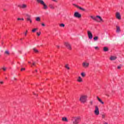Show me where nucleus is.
<instances>
[{"label":"nucleus","mask_w":124,"mask_h":124,"mask_svg":"<svg viewBox=\"0 0 124 124\" xmlns=\"http://www.w3.org/2000/svg\"><path fill=\"white\" fill-rule=\"evenodd\" d=\"M94 49H95L96 50H97V49H98V46H95Z\"/></svg>","instance_id":"40"},{"label":"nucleus","mask_w":124,"mask_h":124,"mask_svg":"<svg viewBox=\"0 0 124 124\" xmlns=\"http://www.w3.org/2000/svg\"><path fill=\"white\" fill-rule=\"evenodd\" d=\"M64 45L65 46H66L67 48L68 49H69V50H71V45H70V44H69V43H67V42H65L64 43Z\"/></svg>","instance_id":"9"},{"label":"nucleus","mask_w":124,"mask_h":124,"mask_svg":"<svg viewBox=\"0 0 124 124\" xmlns=\"http://www.w3.org/2000/svg\"><path fill=\"white\" fill-rule=\"evenodd\" d=\"M93 40H94L95 41H97V40H98V36H95V37L93 38Z\"/></svg>","instance_id":"25"},{"label":"nucleus","mask_w":124,"mask_h":124,"mask_svg":"<svg viewBox=\"0 0 124 124\" xmlns=\"http://www.w3.org/2000/svg\"><path fill=\"white\" fill-rule=\"evenodd\" d=\"M79 121H80V117H74L72 118L73 124H79Z\"/></svg>","instance_id":"3"},{"label":"nucleus","mask_w":124,"mask_h":124,"mask_svg":"<svg viewBox=\"0 0 124 124\" xmlns=\"http://www.w3.org/2000/svg\"><path fill=\"white\" fill-rule=\"evenodd\" d=\"M19 7H20L21 8H27V7H28V6L25 4H22L21 6H18Z\"/></svg>","instance_id":"14"},{"label":"nucleus","mask_w":124,"mask_h":124,"mask_svg":"<svg viewBox=\"0 0 124 124\" xmlns=\"http://www.w3.org/2000/svg\"><path fill=\"white\" fill-rule=\"evenodd\" d=\"M21 21H24V18H21Z\"/></svg>","instance_id":"47"},{"label":"nucleus","mask_w":124,"mask_h":124,"mask_svg":"<svg viewBox=\"0 0 124 124\" xmlns=\"http://www.w3.org/2000/svg\"><path fill=\"white\" fill-rule=\"evenodd\" d=\"M104 52H108V51H109V48H108V47H104Z\"/></svg>","instance_id":"19"},{"label":"nucleus","mask_w":124,"mask_h":124,"mask_svg":"<svg viewBox=\"0 0 124 124\" xmlns=\"http://www.w3.org/2000/svg\"><path fill=\"white\" fill-rule=\"evenodd\" d=\"M74 17L76 18H81L82 16L78 12H75L74 15Z\"/></svg>","instance_id":"7"},{"label":"nucleus","mask_w":124,"mask_h":124,"mask_svg":"<svg viewBox=\"0 0 124 124\" xmlns=\"http://www.w3.org/2000/svg\"><path fill=\"white\" fill-rule=\"evenodd\" d=\"M87 34L88 35V38L89 39H93V33L90 31H87Z\"/></svg>","instance_id":"8"},{"label":"nucleus","mask_w":124,"mask_h":124,"mask_svg":"<svg viewBox=\"0 0 124 124\" xmlns=\"http://www.w3.org/2000/svg\"><path fill=\"white\" fill-rule=\"evenodd\" d=\"M121 66H118V67H117V68H118V69H121Z\"/></svg>","instance_id":"36"},{"label":"nucleus","mask_w":124,"mask_h":124,"mask_svg":"<svg viewBox=\"0 0 124 124\" xmlns=\"http://www.w3.org/2000/svg\"><path fill=\"white\" fill-rule=\"evenodd\" d=\"M91 18H92V19H93L94 21H95V20H96V19L95 18V17L91 16Z\"/></svg>","instance_id":"28"},{"label":"nucleus","mask_w":124,"mask_h":124,"mask_svg":"<svg viewBox=\"0 0 124 124\" xmlns=\"http://www.w3.org/2000/svg\"><path fill=\"white\" fill-rule=\"evenodd\" d=\"M21 18H17V21H21Z\"/></svg>","instance_id":"39"},{"label":"nucleus","mask_w":124,"mask_h":124,"mask_svg":"<svg viewBox=\"0 0 124 124\" xmlns=\"http://www.w3.org/2000/svg\"><path fill=\"white\" fill-rule=\"evenodd\" d=\"M57 48H60V46H57Z\"/></svg>","instance_id":"46"},{"label":"nucleus","mask_w":124,"mask_h":124,"mask_svg":"<svg viewBox=\"0 0 124 124\" xmlns=\"http://www.w3.org/2000/svg\"><path fill=\"white\" fill-rule=\"evenodd\" d=\"M82 66L84 68H88L90 66V63L88 62L87 61H84L82 63Z\"/></svg>","instance_id":"5"},{"label":"nucleus","mask_w":124,"mask_h":124,"mask_svg":"<svg viewBox=\"0 0 124 124\" xmlns=\"http://www.w3.org/2000/svg\"><path fill=\"white\" fill-rule=\"evenodd\" d=\"M35 71H36V72H37V70H36Z\"/></svg>","instance_id":"51"},{"label":"nucleus","mask_w":124,"mask_h":124,"mask_svg":"<svg viewBox=\"0 0 124 124\" xmlns=\"http://www.w3.org/2000/svg\"><path fill=\"white\" fill-rule=\"evenodd\" d=\"M81 76H82V77L84 78L85 77V76H86V73L82 72L80 74Z\"/></svg>","instance_id":"22"},{"label":"nucleus","mask_w":124,"mask_h":124,"mask_svg":"<svg viewBox=\"0 0 124 124\" xmlns=\"http://www.w3.org/2000/svg\"><path fill=\"white\" fill-rule=\"evenodd\" d=\"M29 62V63H31V62Z\"/></svg>","instance_id":"50"},{"label":"nucleus","mask_w":124,"mask_h":124,"mask_svg":"<svg viewBox=\"0 0 124 124\" xmlns=\"http://www.w3.org/2000/svg\"><path fill=\"white\" fill-rule=\"evenodd\" d=\"M77 81L79 83H82V82H83V79L82 78H81V77H78Z\"/></svg>","instance_id":"13"},{"label":"nucleus","mask_w":124,"mask_h":124,"mask_svg":"<svg viewBox=\"0 0 124 124\" xmlns=\"http://www.w3.org/2000/svg\"><path fill=\"white\" fill-rule=\"evenodd\" d=\"M7 69V68L6 67H3L2 68V69H3V71H6Z\"/></svg>","instance_id":"29"},{"label":"nucleus","mask_w":124,"mask_h":124,"mask_svg":"<svg viewBox=\"0 0 124 124\" xmlns=\"http://www.w3.org/2000/svg\"><path fill=\"white\" fill-rule=\"evenodd\" d=\"M61 27H62L63 28H64V24H61L60 25Z\"/></svg>","instance_id":"32"},{"label":"nucleus","mask_w":124,"mask_h":124,"mask_svg":"<svg viewBox=\"0 0 124 124\" xmlns=\"http://www.w3.org/2000/svg\"><path fill=\"white\" fill-rule=\"evenodd\" d=\"M37 0V2H38V3H40V4L42 5V8L44 10H47V9H48V5L46 4L45 2H44L43 0Z\"/></svg>","instance_id":"1"},{"label":"nucleus","mask_w":124,"mask_h":124,"mask_svg":"<svg viewBox=\"0 0 124 124\" xmlns=\"http://www.w3.org/2000/svg\"><path fill=\"white\" fill-rule=\"evenodd\" d=\"M94 113L96 116H98V115H99V108H98V107L97 106H95Z\"/></svg>","instance_id":"6"},{"label":"nucleus","mask_w":124,"mask_h":124,"mask_svg":"<svg viewBox=\"0 0 124 124\" xmlns=\"http://www.w3.org/2000/svg\"><path fill=\"white\" fill-rule=\"evenodd\" d=\"M34 52H35V53H38V50L36 49V48H33V49Z\"/></svg>","instance_id":"27"},{"label":"nucleus","mask_w":124,"mask_h":124,"mask_svg":"<svg viewBox=\"0 0 124 124\" xmlns=\"http://www.w3.org/2000/svg\"><path fill=\"white\" fill-rule=\"evenodd\" d=\"M52 1H54V2H58V0H52Z\"/></svg>","instance_id":"38"},{"label":"nucleus","mask_w":124,"mask_h":124,"mask_svg":"<svg viewBox=\"0 0 124 124\" xmlns=\"http://www.w3.org/2000/svg\"><path fill=\"white\" fill-rule=\"evenodd\" d=\"M73 5H74V6H76V7H77V6H79L76 5V4H73Z\"/></svg>","instance_id":"42"},{"label":"nucleus","mask_w":124,"mask_h":124,"mask_svg":"<svg viewBox=\"0 0 124 124\" xmlns=\"http://www.w3.org/2000/svg\"><path fill=\"white\" fill-rule=\"evenodd\" d=\"M37 30H38V28H34L33 30H32V32H35V31H37Z\"/></svg>","instance_id":"24"},{"label":"nucleus","mask_w":124,"mask_h":124,"mask_svg":"<svg viewBox=\"0 0 124 124\" xmlns=\"http://www.w3.org/2000/svg\"><path fill=\"white\" fill-rule=\"evenodd\" d=\"M105 124H107V123H105Z\"/></svg>","instance_id":"49"},{"label":"nucleus","mask_w":124,"mask_h":124,"mask_svg":"<svg viewBox=\"0 0 124 124\" xmlns=\"http://www.w3.org/2000/svg\"><path fill=\"white\" fill-rule=\"evenodd\" d=\"M5 54H6V55H7L8 56H9V55H10V53H9V51H8V50H6L5 51Z\"/></svg>","instance_id":"21"},{"label":"nucleus","mask_w":124,"mask_h":124,"mask_svg":"<svg viewBox=\"0 0 124 124\" xmlns=\"http://www.w3.org/2000/svg\"><path fill=\"white\" fill-rule=\"evenodd\" d=\"M97 98L98 101L100 102V103H101L102 104H104V102H103V101H102V100L99 97H97Z\"/></svg>","instance_id":"18"},{"label":"nucleus","mask_w":124,"mask_h":124,"mask_svg":"<svg viewBox=\"0 0 124 124\" xmlns=\"http://www.w3.org/2000/svg\"><path fill=\"white\" fill-rule=\"evenodd\" d=\"M102 118L103 119H105V115L103 114V115H102Z\"/></svg>","instance_id":"34"},{"label":"nucleus","mask_w":124,"mask_h":124,"mask_svg":"<svg viewBox=\"0 0 124 124\" xmlns=\"http://www.w3.org/2000/svg\"><path fill=\"white\" fill-rule=\"evenodd\" d=\"M29 22H30L31 23H32V21L31 20V21H29Z\"/></svg>","instance_id":"45"},{"label":"nucleus","mask_w":124,"mask_h":124,"mask_svg":"<svg viewBox=\"0 0 124 124\" xmlns=\"http://www.w3.org/2000/svg\"><path fill=\"white\" fill-rule=\"evenodd\" d=\"M116 18L118 19V20H121L122 19V17L121 16V14L119 12H117L116 13Z\"/></svg>","instance_id":"10"},{"label":"nucleus","mask_w":124,"mask_h":124,"mask_svg":"<svg viewBox=\"0 0 124 124\" xmlns=\"http://www.w3.org/2000/svg\"><path fill=\"white\" fill-rule=\"evenodd\" d=\"M116 32L117 33H120L121 32V28L120 26H116Z\"/></svg>","instance_id":"12"},{"label":"nucleus","mask_w":124,"mask_h":124,"mask_svg":"<svg viewBox=\"0 0 124 124\" xmlns=\"http://www.w3.org/2000/svg\"><path fill=\"white\" fill-rule=\"evenodd\" d=\"M110 61H115V60H117V57L116 56H111L110 58Z\"/></svg>","instance_id":"15"},{"label":"nucleus","mask_w":124,"mask_h":124,"mask_svg":"<svg viewBox=\"0 0 124 124\" xmlns=\"http://www.w3.org/2000/svg\"><path fill=\"white\" fill-rule=\"evenodd\" d=\"M90 105H93V101H90Z\"/></svg>","instance_id":"31"},{"label":"nucleus","mask_w":124,"mask_h":124,"mask_svg":"<svg viewBox=\"0 0 124 124\" xmlns=\"http://www.w3.org/2000/svg\"><path fill=\"white\" fill-rule=\"evenodd\" d=\"M95 19L96 20L95 21L96 22H98V23H101L104 22L103 19H102V18H101V16H96Z\"/></svg>","instance_id":"4"},{"label":"nucleus","mask_w":124,"mask_h":124,"mask_svg":"<svg viewBox=\"0 0 124 124\" xmlns=\"http://www.w3.org/2000/svg\"><path fill=\"white\" fill-rule=\"evenodd\" d=\"M49 7L50 8V9H53V10L55 9V7L52 4H50L49 5Z\"/></svg>","instance_id":"16"},{"label":"nucleus","mask_w":124,"mask_h":124,"mask_svg":"<svg viewBox=\"0 0 124 124\" xmlns=\"http://www.w3.org/2000/svg\"><path fill=\"white\" fill-rule=\"evenodd\" d=\"M26 16H27V18H26V20L27 21H31V16L30 15H29V14H26Z\"/></svg>","instance_id":"11"},{"label":"nucleus","mask_w":124,"mask_h":124,"mask_svg":"<svg viewBox=\"0 0 124 124\" xmlns=\"http://www.w3.org/2000/svg\"><path fill=\"white\" fill-rule=\"evenodd\" d=\"M87 98H88V96L82 95L79 98V101H80L81 103H86V102H87Z\"/></svg>","instance_id":"2"},{"label":"nucleus","mask_w":124,"mask_h":124,"mask_svg":"<svg viewBox=\"0 0 124 124\" xmlns=\"http://www.w3.org/2000/svg\"><path fill=\"white\" fill-rule=\"evenodd\" d=\"M3 81H0V84H1V85H3Z\"/></svg>","instance_id":"41"},{"label":"nucleus","mask_w":124,"mask_h":124,"mask_svg":"<svg viewBox=\"0 0 124 124\" xmlns=\"http://www.w3.org/2000/svg\"><path fill=\"white\" fill-rule=\"evenodd\" d=\"M4 11H6V10H5V9H4Z\"/></svg>","instance_id":"48"},{"label":"nucleus","mask_w":124,"mask_h":124,"mask_svg":"<svg viewBox=\"0 0 124 124\" xmlns=\"http://www.w3.org/2000/svg\"><path fill=\"white\" fill-rule=\"evenodd\" d=\"M65 68H66L67 69H70V68L69 67V66H68V64H66L65 65Z\"/></svg>","instance_id":"23"},{"label":"nucleus","mask_w":124,"mask_h":124,"mask_svg":"<svg viewBox=\"0 0 124 124\" xmlns=\"http://www.w3.org/2000/svg\"><path fill=\"white\" fill-rule=\"evenodd\" d=\"M42 26H43V27H44L45 26V24L42 23Z\"/></svg>","instance_id":"43"},{"label":"nucleus","mask_w":124,"mask_h":124,"mask_svg":"<svg viewBox=\"0 0 124 124\" xmlns=\"http://www.w3.org/2000/svg\"><path fill=\"white\" fill-rule=\"evenodd\" d=\"M35 63H36L35 62H33V63H32V65H35Z\"/></svg>","instance_id":"44"},{"label":"nucleus","mask_w":124,"mask_h":124,"mask_svg":"<svg viewBox=\"0 0 124 124\" xmlns=\"http://www.w3.org/2000/svg\"><path fill=\"white\" fill-rule=\"evenodd\" d=\"M13 81H17V78H13Z\"/></svg>","instance_id":"37"},{"label":"nucleus","mask_w":124,"mask_h":124,"mask_svg":"<svg viewBox=\"0 0 124 124\" xmlns=\"http://www.w3.org/2000/svg\"><path fill=\"white\" fill-rule=\"evenodd\" d=\"M77 8H78V9H80V10H81L82 11H86V9L80 6H77Z\"/></svg>","instance_id":"17"},{"label":"nucleus","mask_w":124,"mask_h":124,"mask_svg":"<svg viewBox=\"0 0 124 124\" xmlns=\"http://www.w3.org/2000/svg\"><path fill=\"white\" fill-rule=\"evenodd\" d=\"M28 32V30H26V31L24 33L25 36H27V33Z\"/></svg>","instance_id":"35"},{"label":"nucleus","mask_w":124,"mask_h":124,"mask_svg":"<svg viewBox=\"0 0 124 124\" xmlns=\"http://www.w3.org/2000/svg\"><path fill=\"white\" fill-rule=\"evenodd\" d=\"M62 121H63V122H68V121L67 120V118H66V117H63L62 118Z\"/></svg>","instance_id":"20"},{"label":"nucleus","mask_w":124,"mask_h":124,"mask_svg":"<svg viewBox=\"0 0 124 124\" xmlns=\"http://www.w3.org/2000/svg\"><path fill=\"white\" fill-rule=\"evenodd\" d=\"M25 70H26V68H22L21 69V71H25Z\"/></svg>","instance_id":"30"},{"label":"nucleus","mask_w":124,"mask_h":124,"mask_svg":"<svg viewBox=\"0 0 124 124\" xmlns=\"http://www.w3.org/2000/svg\"><path fill=\"white\" fill-rule=\"evenodd\" d=\"M41 34V32H39V33L37 32V35H38V36H39V35H40Z\"/></svg>","instance_id":"33"},{"label":"nucleus","mask_w":124,"mask_h":124,"mask_svg":"<svg viewBox=\"0 0 124 124\" xmlns=\"http://www.w3.org/2000/svg\"><path fill=\"white\" fill-rule=\"evenodd\" d=\"M36 21H37V22H40V17H37L36 18Z\"/></svg>","instance_id":"26"}]
</instances>
